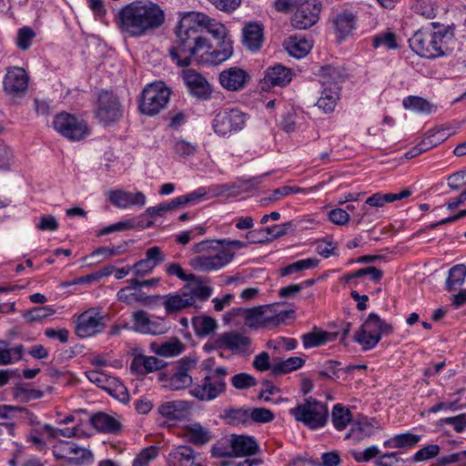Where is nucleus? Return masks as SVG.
Here are the masks:
<instances>
[{
  "label": "nucleus",
  "mask_w": 466,
  "mask_h": 466,
  "mask_svg": "<svg viewBox=\"0 0 466 466\" xmlns=\"http://www.w3.org/2000/svg\"><path fill=\"white\" fill-rule=\"evenodd\" d=\"M201 21L198 12H189L182 16L176 31L177 40L169 48L170 57L177 66H187L192 59L198 65L207 66V62L224 54H207V39L202 36Z\"/></svg>",
  "instance_id": "obj_1"
},
{
  "label": "nucleus",
  "mask_w": 466,
  "mask_h": 466,
  "mask_svg": "<svg viewBox=\"0 0 466 466\" xmlns=\"http://www.w3.org/2000/svg\"><path fill=\"white\" fill-rule=\"evenodd\" d=\"M165 21L161 7L150 1H134L120 8L116 22L121 32L140 37L159 27Z\"/></svg>",
  "instance_id": "obj_2"
},
{
  "label": "nucleus",
  "mask_w": 466,
  "mask_h": 466,
  "mask_svg": "<svg viewBox=\"0 0 466 466\" xmlns=\"http://www.w3.org/2000/svg\"><path fill=\"white\" fill-rule=\"evenodd\" d=\"M213 359H208L201 364L205 375L189 389V394L199 401H212L227 391L228 369L224 366L213 368Z\"/></svg>",
  "instance_id": "obj_3"
},
{
  "label": "nucleus",
  "mask_w": 466,
  "mask_h": 466,
  "mask_svg": "<svg viewBox=\"0 0 466 466\" xmlns=\"http://www.w3.org/2000/svg\"><path fill=\"white\" fill-rule=\"evenodd\" d=\"M452 34L446 28H421L409 39L410 47L420 57L434 59L447 55Z\"/></svg>",
  "instance_id": "obj_4"
},
{
  "label": "nucleus",
  "mask_w": 466,
  "mask_h": 466,
  "mask_svg": "<svg viewBox=\"0 0 466 466\" xmlns=\"http://www.w3.org/2000/svg\"><path fill=\"white\" fill-rule=\"evenodd\" d=\"M230 238L201 241L194 245L193 250L196 253H202L208 249H215L213 243L220 245L223 248L215 254L199 255L192 258L189 265L197 271L211 272L218 270L228 265L235 257V252L230 248Z\"/></svg>",
  "instance_id": "obj_5"
},
{
  "label": "nucleus",
  "mask_w": 466,
  "mask_h": 466,
  "mask_svg": "<svg viewBox=\"0 0 466 466\" xmlns=\"http://www.w3.org/2000/svg\"><path fill=\"white\" fill-rule=\"evenodd\" d=\"M198 18L203 20L199 22L201 32L206 29L217 41L216 46H213L207 40V54L211 56L218 53L221 54V52L224 53L222 56L216 58L214 61L207 62V66H218L227 61L233 55V41L228 35V29L222 23L210 18L204 13L198 12Z\"/></svg>",
  "instance_id": "obj_6"
},
{
  "label": "nucleus",
  "mask_w": 466,
  "mask_h": 466,
  "mask_svg": "<svg viewBox=\"0 0 466 466\" xmlns=\"http://www.w3.org/2000/svg\"><path fill=\"white\" fill-rule=\"evenodd\" d=\"M289 414L298 422L311 431H318L326 426L329 418V409L326 402L315 398H306L302 402L289 410Z\"/></svg>",
  "instance_id": "obj_7"
},
{
  "label": "nucleus",
  "mask_w": 466,
  "mask_h": 466,
  "mask_svg": "<svg viewBox=\"0 0 466 466\" xmlns=\"http://www.w3.org/2000/svg\"><path fill=\"white\" fill-rule=\"evenodd\" d=\"M171 91L163 82L147 85L141 92L138 109L141 114L153 116L164 109L170 98Z\"/></svg>",
  "instance_id": "obj_8"
},
{
  "label": "nucleus",
  "mask_w": 466,
  "mask_h": 466,
  "mask_svg": "<svg viewBox=\"0 0 466 466\" xmlns=\"http://www.w3.org/2000/svg\"><path fill=\"white\" fill-rule=\"evenodd\" d=\"M245 324L253 329H272L279 326L286 319L285 312L277 313L274 307L265 305L241 309Z\"/></svg>",
  "instance_id": "obj_9"
},
{
  "label": "nucleus",
  "mask_w": 466,
  "mask_h": 466,
  "mask_svg": "<svg viewBox=\"0 0 466 466\" xmlns=\"http://www.w3.org/2000/svg\"><path fill=\"white\" fill-rule=\"evenodd\" d=\"M248 116L237 108L219 111L212 120V128L219 137H230L244 128Z\"/></svg>",
  "instance_id": "obj_10"
},
{
  "label": "nucleus",
  "mask_w": 466,
  "mask_h": 466,
  "mask_svg": "<svg viewBox=\"0 0 466 466\" xmlns=\"http://www.w3.org/2000/svg\"><path fill=\"white\" fill-rule=\"evenodd\" d=\"M54 128L71 141H79L90 134L86 122L75 115L61 112L53 120Z\"/></svg>",
  "instance_id": "obj_11"
},
{
  "label": "nucleus",
  "mask_w": 466,
  "mask_h": 466,
  "mask_svg": "<svg viewBox=\"0 0 466 466\" xmlns=\"http://www.w3.org/2000/svg\"><path fill=\"white\" fill-rule=\"evenodd\" d=\"M96 116L104 126L119 121L123 116V108L118 97L108 91H102L97 98Z\"/></svg>",
  "instance_id": "obj_12"
},
{
  "label": "nucleus",
  "mask_w": 466,
  "mask_h": 466,
  "mask_svg": "<svg viewBox=\"0 0 466 466\" xmlns=\"http://www.w3.org/2000/svg\"><path fill=\"white\" fill-rule=\"evenodd\" d=\"M106 327L105 316L96 308H90L79 314L76 320L75 333L86 339L101 333Z\"/></svg>",
  "instance_id": "obj_13"
},
{
  "label": "nucleus",
  "mask_w": 466,
  "mask_h": 466,
  "mask_svg": "<svg viewBox=\"0 0 466 466\" xmlns=\"http://www.w3.org/2000/svg\"><path fill=\"white\" fill-rule=\"evenodd\" d=\"M131 323L133 331L145 335H163L169 329L164 319L150 318L149 314L143 309L132 312Z\"/></svg>",
  "instance_id": "obj_14"
},
{
  "label": "nucleus",
  "mask_w": 466,
  "mask_h": 466,
  "mask_svg": "<svg viewBox=\"0 0 466 466\" xmlns=\"http://www.w3.org/2000/svg\"><path fill=\"white\" fill-rule=\"evenodd\" d=\"M181 76L188 93L192 96L203 101L211 98L212 86L203 75L195 69L188 68L182 71Z\"/></svg>",
  "instance_id": "obj_15"
},
{
  "label": "nucleus",
  "mask_w": 466,
  "mask_h": 466,
  "mask_svg": "<svg viewBox=\"0 0 466 466\" xmlns=\"http://www.w3.org/2000/svg\"><path fill=\"white\" fill-rule=\"evenodd\" d=\"M29 76L24 68L14 66L7 69L3 86L6 94L13 96H24L28 88Z\"/></svg>",
  "instance_id": "obj_16"
},
{
  "label": "nucleus",
  "mask_w": 466,
  "mask_h": 466,
  "mask_svg": "<svg viewBox=\"0 0 466 466\" xmlns=\"http://www.w3.org/2000/svg\"><path fill=\"white\" fill-rule=\"evenodd\" d=\"M321 4L316 0L306 2L303 6L295 11L292 18V25L299 30L307 29L314 25L319 18Z\"/></svg>",
  "instance_id": "obj_17"
},
{
  "label": "nucleus",
  "mask_w": 466,
  "mask_h": 466,
  "mask_svg": "<svg viewBox=\"0 0 466 466\" xmlns=\"http://www.w3.org/2000/svg\"><path fill=\"white\" fill-rule=\"evenodd\" d=\"M248 80V74L244 69L236 66L223 70L218 76L219 84L228 91L243 89Z\"/></svg>",
  "instance_id": "obj_18"
},
{
  "label": "nucleus",
  "mask_w": 466,
  "mask_h": 466,
  "mask_svg": "<svg viewBox=\"0 0 466 466\" xmlns=\"http://www.w3.org/2000/svg\"><path fill=\"white\" fill-rule=\"evenodd\" d=\"M109 201L119 208H127L132 206L144 207L147 203V198L144 193L137 191L136 193L125 190H112L108 195Z\"/></svg>",
  "instance_id": "obj_19"
},
{
  "label": "nucleus",
  "mask_w": 466,
  "mask_h": 466,
  "mask_svg": "<svg viewBox=\"0 0 466 466\" xmlns=\"http://www.w3.org/2000/svg\"><path fill=\"white\" fill-rule=\"evenodd\" d=\"M292 79V73L289 68L282 65H275L269 66L265 71L264 77L261 81L263 89L270 86H284Z\"/></svg>",
  "instance_id": "obj_20"
},
{
  "label": "nucleus",
  "mask_w": 466,
  "mask_h": 466,
  "mask_svg": "<svg viewBox=\"0 0 466 466\" xmlns=\"http://www.w3.org/2000/svg\"><path fill=\"white\" fill-rule=\"evenodd\" d=\"M183 431L186 440L195 446H203L214 438L209 428L197 421L186 425Z\"/></svg>",
  "instance_id": "obj_21"
},
{
  "label": "nucleus",
  "mask_w": 466,
  "mask_h": 466,
  "mask_svg": "<svg viewBox=\"0 0 466 466\" xmlns=\"http://www.w3.org/2000/svg\"><path fill=\"white\" fill-rule=\"evenodd\" d=\"M333 25L338 38L340 41L344 40L356 29L357 13L351 10H343L334 17Z\"/></svg>",
  "instance_id": "obj_22"
},
{
  "label": "nucleus",
  "mask_w": 466,
  "mask_h": 466,
  "mask_svg": "<svg viewBox=\"0 0 466 466\" xmlns=\"http://www.w3.org/2000/svg\"><path fill=\"white\" fill-rule=\"evenodd\" d=\"M376 430L377 427L374 424L373 419L360 416L351 423L350 429L346 434V439L360 441L372 436L376 432Z\"/></svg>",
  "instance_id": "obj_23"
},
{
  "label": "nucleus",
  "mask_w": 466,
  "mask_h": 466,
  "mask_svg": "<svg viewBox=\"0 0 466 466\" xmlns=\"http://www.w3.org/2000/svg\"><path fill=\"white\" fill-rule=\"evenodd\" d=\"M250 344V339L237 332L220 334L214 341L213 348L228 349L231 350H245Z\"/></svg>",
  "instance_id": "obj_24"
},
{
  "label": "nucleus",
  "mask_w": 466,
  "mask_h": 466,
  "mask_svg": "<svg viewBox=\"0 0 466 466\" xmlns=\"http://www.w3.org/2000/svg\"><path fill=\"white\" fill-rule=\"evenodd\" d=\"M230 447L231 452L238 457L254 455L258 451L255 438L247 435H232Z\"/></svg>",
  "instance_id": "obj_25"
},
{
  "label": "nucleus",
  "mask_w": 466,
  "mask_h": 466,
  "mask_svg": "<svg viewBox=\"0 0 466 466\" xmlns=\"http://www.w3.org/2000/svg\"><path fill=\"white\" fill-rule=\"evenodd\" d=\"M162 303L167 314L176 313L193 306V299L187 295L185 290L181 289L177 292L166 295Z\"/></svg>",
  "instance_id": "obj_26"
},
{
  "label": "nucleus",
  "mask_w": 466,
  "mask_h": 466,
  "mask_svg": "<svg viewBox=\"0 0 466 466\" xmlns=\"http://www.w3.org/2000/svg\"><path fill=\"white\" fill-rule=\"evenodd\" d=\"M90 423L96 431L103 433L116 434L122 428L117 419L105 412L94 414L90 418Z\"/></svg>",
  "instance_id": "obj_27"
},
{
  "label": "nucleus",
  "mask_w": 466,
  "mask_h": 466,
  "mask_svg": "<svg viewBox=\"0 0 466 466\" xmlns=\"http://www.w3.org/2000/svg\"><path fill=\"white\" fill-rule=\"evenodd\" d=\"M192 407L187 400H177L166 401L159 405L158 412L162 417L174 420L181 419Z\"/></svg>",
  "instance_id": "obj_28"
},
{
  "label": "nucleus",
  "mask_w": 466,
  "mask_h": 466,
  "mask_svg": "<svg viewBox=\"0 0 466 466\" xmlns=\"http://www.w3.org/2000/svg\"><path fill=\"white\" fill-rule=\"evenodd\" d=\"M162 367H164L163 360L154 356H145L143 354L136 355L130 364L131 370L141 375L158 370Z\"/></svg>",
  "instance_id": "obj_29"
},
{
  "label": "nucleus",
  "mask_w": 466,
  "mask_h": 466,
  "mask_svg": "<svg viewBox=\"0 0 466 466\" xmlns=\"http://www.w3.org/2000/svg\"><path fill=\"white\" fill-rule=\"evenodd\" d=\"M187 284L183 289L187 295H189L193 299V306H195L197 300L205 301L212 294V287L206 285L202 279L194 275L193 279H187Z\"/></svg>",
  "instance_id": "obj_30"
},
{
  "label": "nucleus",
  "mask_w": 466,
  "mask_h": 466,
  "mask_svg": "<svg viewBox=\"0 0 466 466\" xmlns=\"http://www.w3.org/2000/svg\"><path fill=\"white\" fill-rule=\"evenodd\" d=\"M320 96L316 106L325 114L334 111L336 105L339 99L340 86H332L329 87L322 86Z\"/></svg>",
  "instance_id": "obj_31"
},
{
  "label": "nucleus",
  "mask_w": 466,
  "mask_h": 466,
  "mask_svg": "<svg viewBox=\"0 0 466 466\" xmlns=\"http://www.w3.org/2000/svg\"><path fill=\"white\" fill-rule=\"evenodd\" d=\"M192 377L183 366L177 367L176 370L165 379V387L172 390H180L192 386Z\"/></svg>",
  "instance_id": "obj_32"
},
{
  "label": "nucleus",
  "mask_w": 466,
  "mask_h": 466,
  "mask_svg": "<svg viewBox=\"0 0 466 466\" xmlns=\"http://www.w3.org/2000/svg\"><path fill=\"white\" fill-rule=\"evenodd\" d=\"M263 40L262 27L257 24H248L243 29V44L251 50L257 51L261 47Z\"/></svg>",
  "instance_id": "obj_33"
},
{
  "label": "nucleus",
  "mask_w": 466,
  "mask_h": 466,
  "mask_svg": "<svg viewBox=\"0 0 466 466\" xmlns=\"http://www.w3.org/2000/svg\"><path fill=\"white\" fill-rule=\"evenodd\" d=\"M196 453L188 446H180L173 450L168 456V461L172 466H194Z\"/></svg>",
  "instance_id": "obj_34"
},
{
  "label": "nucleus",
  "mask_w": 466,
  "mask_h": 466,
  "mask_svg": "<svg viewBox=\"0 0 466 466\" xmlns=\"http://www.w3.org/2000/svg\"><path fill=\"white\" fill-rule=\"evenodd\" d=\"M354 420L350 409L340 403H337L331 410V422L333 427L339 431H344Z\"/></svg>",
  "instance_id": "obj_35"
},
{
  "label": "nucleus",
  "mask_w": 466,
  "mask_h": 466,
  "mask_svg": "<svg viewBox=\"0 0 466 466\" xmlns=\"http://www.w3.org/2000/svg\"><path fill=\"white\" fill-rule=\"evenodd\" d=\"M319 76L321 86L329 87L332 86H339V83L343 81L345 75L340 67L329 65L320 67Z\"/></svg>",
  "instance_id": "obj_36"
},
{
  "label": "nucleus",
  "mask_w": 466,
  "mask_h": 466,
  "mask_svg": "<svg viewBox=\"0 0 466 466\" xmlns=\"http://www.w3.org/2000/svg\"><path fill=\"white\" fill-rule=\"evenodd\" d=\"M151 350L158 356L171 358L180 355L185 350V345L177 339H173L162 344L152 343Z\"/></svg>",
  "instance_id": "obj_37"
},
{
  "label": "nucleus",
  "mask_w": 466,
  "mask_h": 466,
  "mask_svg": "<svg viewBox=\"0 0 466 466\" xmlns=\"http://www.w3.org/2000/svg\"><path fill=\"white\" fill-rule=\"evenodd\" d=\"M420 440V436L410 432H405L394 435L389 440H386L383 442V446L387 449L411 448L417 445Z\"/></svg>",
  "instance_id": "obj_38"
},
{
  "label": "nucleus",
  "mask_w": 466,
  "mask_h": 466,
  "mask_svg": "<svg viewBox=\"0 0 466 466\" xmlns=\"http://www.w3.org/2000/svg\"><path fill=\"white\" fill-rule=\"evenodd\" d=\"M312 47V44L305 37L298 35L290 36L286 42V50L289 54L296 58L304 57L309 54Z\"/></svg>",
  "instance_id": "obj_39"
},
{
  "label": "nucleus",
  "mask_w": 466,
  "mask_h": 466,
  "mask_svg": "<svg viewBox=\"0 0 466 466\" xmlns=\"http://www.w3.org/2000/svg\"><path fill=\"white\" fill-rule=\"evenodd\" d=\"M192 326L196 335L199 338H204L218 329V322L211 317L202 315L192 319Z\"/></svg>",
  "instance_id": "obj_40"
},
{
  "label": "nucleus",
  "mask_w": 466,
  "mask_h": 466,
  "mask_svg": "<svg viewBox=\"0 0 466 466\" xmlns=\"http://www.w3.org/2000/svg\"><path fill=\"white\" fill-rule=\"evenodd\" d=\"M360 327L380 336L389 335L392 332V326L380 319L376 313H370Z\"/></svg>",
  "instance_id": "obj_41"
},
{
  "label": "nucleus",
  "mask_w": 466,
  "mask_h": 466,
  "mask_svg": "<svg viewBox=\"0 0 466 466\" xmlns=\"http://www.w3.org/2000/svg\"><path fill=\"white\" fill-rule=\"evenodd\" d=\"M330 333L314 327L310 332L301 335V340L305 349L316 348L326 344L330 340Z\"/></svg>",
  "instance_id": "obj_42"
},
{
  "label": "nucleus",
  "mask_w": 466,
  "mask_h": 466,
  "mask_svg": "<svg viewBox=\"0 0 466 466\" xmlns=\"http://www.w3.org/2000/svg\"><path fill=\"white\" fill-rule=\"evenodd\" d=\"M222 419L229 425H248L249 421V409L245 408H228L224 410Z\"/></svg>",
  "instance_id": "obj_43"
},
{
  "label": "nucleus",
  "mask_w": 466,
  "mask_h": 466,
  "mask_svg": "<svg viewBox=\"0 0 466 466\" xmlns=\"http://www.w3.org/2000/svg\"><path fill=\"white\" fill-rule=\"evenodd\" d=\"M402 105L406 109L415 113L431 114L435 109V106L429 101L416 96H406Z\"/></svg>",
  "instance_id": "obj_44"
},
{
  "label": "nucleus",
  "mask_w": 466,
  "mask_h": 466,
  "mask_svg": "<svg viewBox=\"0 0 466 466\" xmlns=\"http://www.w3.org/2000/svg\"><path fill=\"white\" fill-rule=\"evenodd\" d=\"M381 336L374 334L363 327H360L359 330L354 335V341L360 344L363 350H370L374 349L380 341Z\"/></svg>",
  "instance_id": "obj_45"
},
{
  "label": "nucleus",
  "mask_w": 466,
  "mask_h": 466,
  "mask_svg": "<svg viewBox=\"0 0 466 466\" xmlns=\"http://www.w3.org/2000/svg\"><path fill=\"white\" fill-rule=\"evenodd\" d=\"M381 336L374 334L363 327H360L359 330L354 335V341L360 344L363 350H370L374 349L380 341Z\"/></svg>",
  "instance_id": "obj_46"
},
{
  "label": "nucleus",
  "mask_w": 466,
  "mask_h": 466,
  "mask_svg": "<svg viewBox=\"0 0 466 466\" xmlns=\"http://www.w3.org/2000/svg\"><path fill=\"white\" fill-rule=\"evenodd\" d=\"M223 192L220 190V186H211L209 187H200L192 192L182 195L185 205H194L202 200L206 195L211 194L212 196H218Z\"/></svg>",
  "instance_id": "obj_47"
},
{
  "label": "nucleus",
  "mask_w": 466,
  "mask_h": 466,
  "mask_svg": "<svg viewBox=\"0 0 466 466\" xmlns=\"http://www.w3.org/2000/svg\"><path fill=\"white\" fill-rule=\"evenodd\" d=\"M305 360L299 357H289L287 360L273 363L271 372L274 375L289 373L301 368Z\"/></svg>",
  "instance_id": "obj_48"
},
{
  "label": "nucleus",
  "mask_w": 466,
  "mask_h": 466,
  "mask_svg": "<svg viewBox=\"0 0 466 466\" xmlns=\"http://www.w3.org/2000/svg\"><path fill=\"white\" fill-rule=\"evenodd\" d=\"M86 376L90 382L108 392H111V387L117 382L115 377L108 376L98 370H88Z\"/></svg>",
  "instance_id": "obj_49"
},
{
  "label": "nucleus",
  "mask_w": 466,
  "mask_h": 466,
  "mask_svg": "<svg viewBox=\"0 0 466 466\" xmlns=\"http://www.w3.org/2000/svg\"><path fill=\"white\" fill-rule=\"evenodd\" d=\"M94 461L93 453L86 448L78 446L73 442V447L68 457L67 462L74 465L90 464Z\"/></svg>",
  "instance_id": "obj_50"
},
{
  "label": "nucleus",
  "mask_w": 466,
  "mask_h": 466,
  "mask_svg": "<svg viewBox=\"0 0 466 466\" xmlns=\"http://www.w3.org/2000/svg\"><path fill=\"white\" fill-rule=\"evenodd\" d=\"M466 277V266L463 264H458L453 266L450 271L446 280L447 289L449 291L456 289L461 287L465 280Z\"/></svg>",
  "instance_id": "obj_51"
},
{
  "label": "nucleus",
  "mask_w": 466,
  "mask_h": 466,
  "mask_svg": "<svg viewBox=\"0 0 466 466\" xmlns=\"http://www.w3.org/2000/svg\"><path fill=\"white\" fill-rule=\"evenodd\" d=\"M318 263L319 259L313 258L297 260L294 263L289 264L285 268H281L280 274L281 276H288L295 272L315 268L318 266Z\"/></svg>",
  "instance_id": "obj_52"
},
{
  "label": "nucleus",
  "mask_w": 466,
  "mask_h": 466,
  "mask_svg": "<svg viewBox=\"0 0 466 466\" xmlns=\"http://www.w3.org/2000/svg\"><path fill=\"white\" fill-rule=\"evenodd\" d=\"M159 453V450L156 446H148L135 457L132 466H148Z\"/></svg>",
  "instance_id": "obj_53"
},
{
  "label": "nucleus",
  "mask_w": 466,
  "mask_h": 466,
  "mask_svg": "<svg viewBox=\"0 0 466 466\" xmlns=\"http://www.w3.org/2000/svg\"><path fill=\"white\" fill-rule=\"evenodd\" d=\"M316 252L325 258L339 256L338 244L331 238L319 239L317 241Z\"/></svg>",
  "instance_id": "obj_54"
},
{
  "label": "nucleus",
  "mask_w": 466,
  "mask_h": 466,
  "mask_svg": "<svg viewBox=\"0 0 466 466\" xmlns=\"http://www.w3.org/2000/svg\"><path fill=\"white\" fill-rule=\"evenodd\" d=\"M380 453V449L376 445H371L364 451L350 450L349 455L357 462L370 461Z\"/></svg>",
  "instance_id": "obj_55"
},
{
  "label": "nucleus",
  "mask_w": 466,
  "mask_h": 466,
  "mask_svg": "<svg viewBox=\"0 0 466 466\" xmlns=\"http://www.w3.org/2000/svg\"><path fill=\"white\" fill-rule=\"evenodd\" d=\"M380 453V449L376 445H371L364 451L350 450L349 455L357 462L370 461Z\"/></svg>",
  "instance_id": "obj_56"
},
{
  "label": "nucleus",
  "mask_w": 466,
  "mask_h": 466,
  "mask_svg": "<svg viewBox=\"0 0 466 466\" xmlns=\"http://www.w3.org/2000/svg\"><path fill=\"white\" fill-rule=\"evenodd\" d=\"M414 10L418 15L427 19H432L436 17L438 12L436 4L431 0L418 1L414 5Z\"/></svg>",
  "instance_id": "obj_57"
},
{
  "label": "nucleus",
  "mask_w": 466,
  "mask_h": 466,
  "mask_svg": "<svg viewBox=\"0 0 466 466\" xmlns=\"http://www.w3.org/2000/svg\"><path fill=\"white\" fill-rule=\"evenodd\" d=\"M231 384L237 390H247L256 386L257 380L252 375L241 372L231 378Z\"/></svg>",
  "instance_id": "obj_58"
},
{
  "label": "nucleus",
  "mask_w": 466,
  "mask_h": 466,
  "mask_svg": "<svg viewBox=\"0 0 466 466\" xmlns=\"http://www.w3.org/2000/svg\"><path fill=\"white\" fill-rule=\"evenodd\" d=\"M198 149V146L196 144H192L184 139H178L174 142L173 150L176 155L179 157H187L193 156Z\"/></svg>",
  "instance_id": "obj_59"
},
{
  "label": "nucleus",
  "mask_w": 466,
  "mask_h": 466,
  "mask_svg": "<svg viewBox=\"0 0 466 466\" xmlns=\"http://www.w3.org/2000/svg\"><path fill=\"white\" fill-rule=\"evenodd\" d=\"M55 313V309L48 306L35 307L25 312L24 318L29 322L42 320Z\"/></svg>",
  "instance_id": "obj_60"
},
{
  "label": "nucleus",
  "mask_w": 466,
  "mask_h": 466,
  "mask_svg": "<svg viewBox=\"0 0 466 466\" xmlns=\"http://www.w3.org/2000/svg\"><path fill=\"white\" fill-rule=\"evenodd\" d=\"M372 46L375 48L385 46L388 49H396L398 47L396 35L392 32L376 35L373 37Z\"/></svg>",
  "instance_id": "obj_61"
},
{
  "label": "nucleus",
  "mask_w": 466,
  "mask_h": 466,
  "mask_svg": "<svg viewBox=\"0 0 466 466\" xmlns=\"http://www.w3.org/2000/svg\"><path fill=\"white\" fill-rule=\"evenodd\" d=\"M274 413L266 408H255L249 410V421L257 423H267L274 420Z\"/></svg>",
  "instance_id": "obj_62"
},
{
  "label": "nucleus",
  "mask_w": 466,
  "mask_h": 466,
  "mask_svg": "<svg viewBox=\"0 0 466 466\" xmlns=\"http://www.w3.org/2000/svg\"><path fill=\"white\" fill-rule=\"evenodd\" d=\"M35 36V33L32 28L24 26L18 30L16 45L22 50H27L32 44V40Z\"/></svg>",
  "instance_id": "obj_63"
},
{
  "label": "nucleus",
  "mask_w": 466,
  "mask_h": 466,
  "mask_svg": "<svg viewBox=\"0 0 466 466\" xmlns=\"http://www.w3.org/2000/svg\"><path fill=\"white\" fill-rule=\"evenodd\" d=\"M377 466H407L398 452H388L379 457Z\"/></svg>",
  "instance_id": "obj_64"
}]
</instances>
